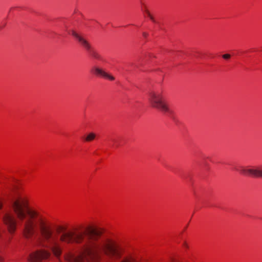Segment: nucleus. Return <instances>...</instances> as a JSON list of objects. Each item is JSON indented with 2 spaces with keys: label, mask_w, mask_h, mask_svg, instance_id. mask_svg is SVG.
Here are the masks:
<instances>
[{
  "label": "nucleus",
  "mask_w": 262,
  "mask_h": 262,
  "mask_svg": "<svg viewBox=\"0 0 262 262\" xmlns=\"http://www.w3.org/2000/svg\"><path fill=\"white\" fill-rule=\"evenodd\" d=\"M11 204L17 217L23 221L24 237L31 238L38 226L40 234L38 244L48 249L30 254L28 258L30 262H40L49 257L51 253L58 258L62 253L64 245L72 243L79 245V252L76 255L72 252L66 254L65 258L69 262H99L102 253L114 259L121 256L120 247L110 239L101 238V231L92 226L86 227L83 232L69 231L59 234L60 231L65 230V228L59 226L56 232L54 231L45 219L29 208L25 196H14Z\"/></svg>",
  "instance_id": "obj_1"
},
{
  "label": "nucleus",
  "mask_w": 262,
  "mask_h": 262,
  "mask_svg": "<svg viewBox=\"0 0 262 262\" xmlns=\"http://www.w3.org/2000/svg\"><path fill=\"white\" fill-rule=\"evenodd\" d=\"M162 89L153 90L148 93V101L153 108H156L164 113L171 114L168 104L165 102Z\"/></svg>",
  "instance_id": "obj_2"
},
{
  "label": "nucleus",
  "mask_w": 262,
  "mask_h": 262,
  "mask_svg": "<svg viewBox=\"0 0 262 262\" xmlns=\"http://www.w3.org/2000/svg\"><path fill=\"white\" fill-rule=\"evenodd\" d=\"M239 171L244 175H249L255 177H262V167L248 168L245 167H241Z\"/></svg>",
  "instance_id": "obj_3"
},
{
  "label": "nucleus",
  "mask_w": 262,
  "mask_h": 262,
  "mask_svg": "<svg viewBox=\"0 0 262 262\" xmlns=\"http://www.w3.org/2000/svg\"><path fill=\"white\" fill-rule=\"evenodd\" d=\"M4 222L7 225L10 233H13L16 229V221L14 217L8 212H6L3 217Z\"/></svg>",
  "instance_id": "obj_4"
},
{
  "label": "nucleus",
  "mask_w": 262,
  "mask_h": 262,
  "mask_svg": "<svg viewBox=\"0 0 262 262\" xmlns=\"http://www.w3.org/2000/svg\"><path fill=\"white\" fill-rule=\"evenodd\" d=\"M72 35L78 40L80 46L88 52L93 48L90 42L82 35L74 31H72Z\"/></svg>",
  "instance_id": "obj_5"
},
{
  "label": "nucleus",
  "mask_w": 262,
  "mask_h": 262,
  "mask_svg": "<svg viewBox=\"0 0 262 262\" xmlns=\"http://www.w3.org/2000/svg\"><path fill=\"white\" fill-rule=\"evenodd\" d=\"M91 72L96 76H101L111 81L115 80L114 76L106 73L98 66H93L91 69Z\"/></svg>",
  "instance_id": "obj_6"
},
{
  "label": "nucleus",
  "mask_w": 262,
  "mask_h": 262,
  "mask_svg": "<svg viewBox=\"0 0 262 262\" xmlns=\"http://www.w3.org/2000/svg\"><path fill=\"white\" fill-rule=\"evenodd\" d=\"M89 53L90 55L94 59L98 60L101 59V56L100 54L93 48L90 51H89Z\"/></svg>",
  "instance_id": "obj_7"
},
{
  "label": "nucleus",
  "mask_w": 262,
  "mask_h": 262,
  "mask_svg": "<svg viewBox=\"0 0 262 262\" xmlns=\"http://www.w3.org/2000/svg\"><path fill=\"white\" fill-rule=\"evenodd\" d=\"M95 134L93 133H90L85 138V140L87 142L91 141L95 138Z\"/></svg>",
  "instance_id": "obj_8"
},
{
  "label": "nucleus",
  "mask_w": 262,
  "mask_h": 262,
  "mask_svg": "<svg viewBox=\"0 0 262 262\" xmlns=\"http://www.w3.org/2000/svg\"><path fill=\"white\" fill-rule=\"evenodd\" d=\"M121 262H137L136 260L133 257H128L124 259Z\"/></svg>",
  "instance_id": "obj_9"
},
{
  "label": "nucleus",
  "mask_w": 262,
  "mask_h": 262,
  "mask_svg": "<svg viewBox=\"0 0 262 262\" xmlns=\"http://www.w3.org/2000/svg\"><path fill=\"white\" fill-rule=\"evenodd\" d=\"M141 3V5L143 7V8H142V10L143 11H144V12H145L147 15H149V14H150V13L149 11L146 9L145 6H144V4L143 3H142V2Z\"/></svg>",
  "instance_id": "obj_10"
},
{
  "label": "nucleus",
  "mask_w": 262,
  "mask_h": 262,
  "mask_svg": "<svg viewBox=\"0 0 262 262\" xmlns=\"http://www.w3.org/2000/svg\"><path fill=\"white\" fill-rule=\"evenodd\" d=\"M223 58L225 59H228L230 58L231 56L230 54H224L223 56H222Z\"/></svg>",
  "instance_id": "obj_11"
},
{
  "label": "nucleus",
  "mask_w": 262,
  "mask_h": 262,
  "mask_svg": "<svg viewBox=\"0 0 262 262\" xmlns=\"http://www.w3.org/2000/svg\"><path fill=\"white\" fill-rule=\"evenodd\" d=\"M148 16L152 21L155 22V20L154 17L150 14H149V15H148Z\"/></svg>",
  "instance_id": "obj_12"
},
{
  "label": "nucleus",
  "mask_w": 262,
  "mask_h": 262,
  "mask_svg": "<svg viewBox=\"0 0 262 262\" xmlns=\"http://www.w3.org/2000/svg\"><path fill=\"white\" fill-rule=\"evenodd\" d=\"M148 16L152 21L155 22V20L154 17L150 14H149V15H148Z\"/></svg>",
  "instance_id": "obj_13"
},
{
  "label": "nucleus",
  "mask_w": 262,
  "mask_h": 262,
  "mask_svg": "<svg viewBox=\"0 0 262 262\" xmlns=\"http://www.w3.org/2000/svg\"><path fill=\"white\" fill-rule=\"evenodd\" d=\"M183 246L186 248H188V245L186 242H184L183 244Z\"/></svg>",
  "instance_id": "obj_14"
},
{
  "label": "nucleus",
  "mask_w": 262,
  "mask_h": 262,
  "mask_svg": "<svg viewBox=\"0 0 262 262\" xmlns=\"http://www.w3.org/2000/svg\"><path fill=\"white\" fill-rule=\"evenodd\" d=\"M143 35L144 37H146L148 36V34L146 32H143Z\"/></svg>",
  "instance_id": "obj_15"
},
{
  "label": "nucleus",
  "mask_w": 262,
  "mask_h": 262,
  "mask_svg": "<svg viewBox=\"0 0 262 262\" xmlns=\"http://www.w3.org/2000/svg\"><path fill=\"white\" fill-rule=\"evenodd\" d=\"M3 258L0 256V262H3Z\"/></svg>",
  "instance_id": "obj_16"
},
{
  "label": "nucleus",
  "mask_w": 262,
  "mask_h": 262,
  "mask_svg": "<svg viewBox=\"0 0 262 262\" xmlns=\"http://www.w3.org/2000/svg\"><path fill=\"white\" fill-rule=\"evenodd\" d=\"M2 204L0 203V209L2 208Z\"/></svg>",
  "instance_id": "obj_17"
},
{
  "label": "nucleus",
  "mask_w": 262,
  "mask_h": 262,
  "mask_svg": "<svg viewBox=\"0 0 262 262\" xmlns=\"http://www.w3.org/2000/svg\"><path fill=\"white\" fill-rule=\"evenodd\" d=\"M112 141L115 142L116 140L115 139H112Z\"/></svg>",
  "instance_id": "obj_18"
},
{
  "label": "nucleus",
  "mask_w": 262,
  "mask_h": 262,
  "mask_svg": "<svg viewBox=\"0 0 262 262\" xmlns=\"http://www.w3.org/2000/svg\"><path fill=\"white\" fill-rule=\"evenodd\" d=\"M173 262H177V261L173 260Z\"/></svg>",
  "instance_id": "obj_19"
}]
</instances>
